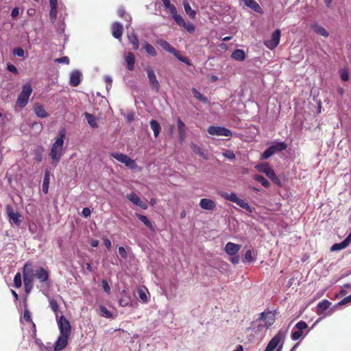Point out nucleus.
Here are the masks:
<instances>
[{"mask_svg": "<svg viewBox=\"0 0 351 351\" xmlns=\"http://www.w3.org/2000/svg\"><path fill=\"white\" fill-rule=\"evenodd\" d=\"M267 145V148L261 154V160H267L275 154L285 151L288 147L287 143L279 138L268 141Z\"/></svg>", "mask_w": 351, "mask_h": 351, "instance_id": "obj_1", "label": "nucleus"}, {"mask_svg": "<svg viewBox=\"0 0 351 351\" xmlns=\"http://www.w3.org/2000/svg\"><path fill=\"white\" fill-rule=\"evenodd\" d=\"M218 194L223 199L228 200L230 202H232L233 203H235L237 205H238L239 207H241L243 209H245L247 213L250 215H251L255 210L254 207L250 205V204L241 199L240 197L238 196L237 193L235 192H231L230 193H226L225 191H219Z\"/></svg>", "mask_w": 351, "mask_h": 351, "instance_id": "obj_2", "label": "nucleus"}, {"mask_svg": "<svg viewBox=\"0 0 351 351\" xmlns=\"http://www.w3.org/2000/svg\"><path fill=\"white\" fill-rule=\"evenodd\" d=\"M255 169L265 176L277 186L282 187V183L277 176L274 169L268 162H260L255 166Z\"/></svg>", "mask_w": 351, "mask_h": 351, "instance_id": "obj_3", "label": "nucleus"}, {"mask_svg": "<svg viewBox=\"0 0 351 351\" xmlns=\"http://www.w3.org/2000/svg\"><path fill=\"white\" fill-rule=\"evenodd\" d=\"M287 330L280 329L278 332L269 340L264 351H274L280 348L283 349Z\"/></svg>", "mask_w": 351, "mask_h": 351, "instance_id": "obj_4", "label": "nucleus"}, {"mask_svg": "<svg viewBox=\"0 0 351 351\" xmlns=\"http://www.w3.org/2000/svg\"><path fill=\"white\" fill-rule=\"evenodd\" d=\"M308 328V326L306 322L303 320L298 322L291 332V340L296 341L304 339L310 332V330H307Z\"/></svg>", "mask_w": 351, "mask_h": 351, "instance_id": "obj_5", "label": "nucleus"}, {"mask_svg": "<svg viewBox=\"0 0 351 351\" xmlns=\"http://www.w3.org/2000/svg\"><path fill=\"white\" fill-rule=\"evenodd\" d=\"M32 91L33 89L30 83L23 84L21 92L18 95L16 104L20 108L25 107L28 104Z\"/></svg>", "mask_w": 351, "mask_h": 351, "instance_id": "obj_6", "label": "nucleus"}, {"mask_svg": "<svg viewBox=\"0 0 351 351\" xmlns=\"http://www.w3.org/2000/svg\"><path fill=\"white\" fill-rule=\"evenodd\" d=\"M56 322L60 330V335L70 337L71 333V325L64 315H57Z\"/></svg>", "mask_w": 351, "mask_h": 351, "instance_id": "obj_7", "label": "nucleus"}, {"mask_svg": "<svg viewBox=\"0 0 351 351\" xmlns=\"http://www.w3.org/2000/svg\"><path fill=\"white\" fill-rule=\"evenodd\" d=\"M207 132L211 136H221L226 137H231L232 136V132L231 130L227 128L225 126L220 125H210L207 128Z\"/></svg>", "mask_w": 351, "mask_h": 351, "instance_id": "obj_8", "label": "nucleus"}, {"mask_svg": "<svg viewBox=\"0 0 351 351\" xmlns=\"http://www.w3.org/2000/svg\"><path fill=\"white\" fill-rule=\"evenodd\" d=\"M276 312V310H274L273 311H265L260 313V316L258 320L265 322V324L263 326L259 324L258 328L265 327L266 328H269L270 326H271L275 322Z\"/></svg>", "mask_w": 351, "mask_h": 351, "instance_id": "obj_9", "label": "nucleus"}, {"mask_svg": "<svg viewBox=\"0 0 351 351\" xmlns=\"http://www.w3.org/2000/svg\"><path fill=\"white\" fill-rule=\"evenodd\" d=\"M35 277L40 282L48 286L50 285V272L47 268L39 267L35 270Z\"/></svg>", "mask_w": 351, "mask_h": 351, "instance_id": "obj_10", "label": "nucleus"}, {"mask_svg": "<svg viewBox=\"0 0 351 351\" xmlns=\"http://www.w3.org/2000/svg\"><path fill=\"white\" fill-rule=\"evenodd\" d=\"M281 31L276 28L271 34V38L265 41V45L269 49H275L280 43Z\"/></svg>", "mask_w": 351, "mask_h": 351, "instance_id": "obj_11", "label": "nucleus"}, {"mask_svg": "<svg viewBox=\"0 0 351 351\" xmlns=\"http://www.w3.org/2000/svg\"><path fill=\"white\" fill-rule=\"evenodd\" d=\"M176 123L178 129V138L179 141L182 143L185 141L187 136L188 128L181 118L179 117L176 119Z\"/></svg>", "mask_w": 351, "mask_h": 351, "instance_id": "obj_12", "label": "nucleus"}, {"mask_svg": "<svg viewBox=\"0 0 351 351\" xmlns=\"http://www.w3.org/2000/svg\"><path fill=\"white\" fill-rule=\"evenodd\" d=\"M63 155V149L51 146L49 156L51 159V165L56 167Z\"/></svg>", "mask_w": 351, "mask_h": 351, "instance_id": "obj_13", "label": "nucleus"}, {"mask_svg": "<svg viewBox=\"0 0 351 351\" xmlns=\"http://www.w3.org/2000/svg\"><path fill=\"white\" fill-rule=\"evenodd\" d=\"M146 72L152 88L155 90L156 93H158L160 90V85L157 80L154 71L149 68L146 69Z\"/></svg>", "mask_w": 351, "mask_h": 351, "instance_id": "obj_14", "label": "nucleus"}, {"mask_svg": "<svg viewBox=\"0 0 351 351\" xmlns=\"http://www.w3.org/2000/svg\"><path fill=\"white\" fill-rule=\"evenodd\" d=\"M175 23L180 27H184V29L189 33L193 34L195 31V26L192 23H186L183 17L178 14L175 19H173Z\"/></svg>", "mask_w": 351, "mask_h": 351, "instance_id": "obj_15", "label": "nucleus"}, {"mask_svg": "<svg viewBox=\"0 0 351 351\" xmlns=\"http://www.w3.org/2000/svg\"><path fill=\"white\" fill-rule=\"evenodd\" d=\"M82 80V73L78 69L73 70L70 73L69 84L72 87L78 86Z\"/></svg>", "mask_w": 351, "mask_h": 351, "instance_id": "obj_16", "label": "nucleus"}, {"mask_svg": "<svg viewBox=\"0 0 351 351\" xmlns=\"http://www.w3.org/2000/svg\"><path fill=\"white\" fill-rule=\"evenodd\" d=\"M126 198L135 206H137L143 210H147L148 208L147 204L143 202L134 192L127 193Z\"/></svg>", "mask_w": 351, "mask_h": 351, "instance_id": "obj_17", "label": "nucleus"}, {"mask_svg": "<svg viewBox=\"0 0 351 351\" xmlns=\"http://www.w3.org/2000/svg\"><path fill=\"white\" fill-rule=\"evenodd\" d=\"M70 337L60 335L53 345V351H61L65 348L68 344Z\"/></svg>", "mask_w": 351, "mask_h": 351, "instance_id": "obj_18", "label": "nucleus"}, {"mask_svg": "<svg viewBox=\"0 0 351 351\" xmlns=\"http://www.w3.org/2000/svg\"><path fill=\"white\" fill-rule=\"evenodd\" d=\"M49 17L50 22L52 24H54L58 15V0H49Z\"/></svg>", "mask_w": 351, "mask_h": 351, "instance_id": "obj_19", "label": "nucleus"}, {"mask_svg": "<svg viewBox=\"0 0 351 351\" xmlns=\"http://www.w3.org/2000/svg\"><path fill=\"white\" fill-rule=\"evenodd\" d=\"M66 136V131L65 128L60 129L57 136H56L54 139V142L52 144V146H55L56 147H59L63 149L64 140Z\"/></svg>", "mask_w": 351, "mask_h": 351, "instance_id": "obj_20", "label": "nucleus"}, {"mask_svg": "<svg viewBox=\"0 0 351 351\" xmlns=\"http://www.w3.org/2000/svg\"><path fill=\"white\" fill-rule=\"evenodd\" d=\"M241 248V245L232 242H228L224 247V252L228 256L236 255Z\"/></svg>", "mask_w": 351, "mask_h": 351, "instance_id": "obj_21", "label": "nucleus"}, {"mask_svg": "<svg viewBox=\"0 0 351 351\" xmlns=\"http://www.w3.org/2000/svg\"><path fill=\"white\" fill-rule=\"evenodd\" d=\"M111 32L114 38L121 40L123 32V25L118 21L114 22L111 25Z\"/></svg>", "mask_w": 351, "mask_h": 351, "instance_id": "obj_22", "label": "nucleus"}, {"mask_svg": "<svg viewBox=\"0 0 351 351\" xmlns=\"http://www.w3.org/2000/svg\"><path fill=\"white\" fill-rule=\"evenodd\" d=\"M6 211L10 220H11L15 225L19 226L21 223V220L20 219L21 214L17 211L14 212L12 208L9 205L6 206Z\"/></svg>", "mask_w": 351, "mask_h": 351, "instance_id": "obj_23", "label": "nucleus"}, {"mask_svg": "<svg viewBox=\"0 0 351 351\" xmlns=\"http://www.w3.org/2000/svg\"><path fill=\"white\" fill-rule=\"evenodd\" d=\"M199 207L205 210L211 211L215 209L216 202L209 198H202L199 202Z\"/></svg>", "mask_w": 351, "mask_h": 351, "instance_id": "obj_24", "label": "nucleus"}, {"mask_svg": "<svg viewBox=\"0 0 351 351\" xmlns=\"http://www.w3.org/2000/svg\"><path fill=\"white\" fill-rule=\"evenodd\" d=\"M135 215L152 233H156V226L146 215L141 213H136Z\"/></svg>", "mask_w": 351, "mask_h": 351, "instance_id": "obj_25", "label": "nucleus"}, {"mask_svg": "<svg viewBox=\"0 0 351 351\" xmlns=\"http://www.w3.org/2000/svg\"><path fill=\"white\" fill-rule=\"evenodd\" d=\"M257 252L254 250H247L243 255L242 263L243 264H250L256 261Z\"/></svg>", "mask_w": 351, "mask_h": 351, "instance_id": "obj_26", "label": "nucleus"}, {"mask_svg": "<svg viewBox=\"0 0 351 351\" xmlns=\"http://www.w3.org/2000/svg\"><path fill=\"white\" fill-rule=\"evenodd\" d=\"M331 304L332 303L327 299H324L319 302L317 304V314L321 315L324 313H326L330 309ZM324 315H326V314H324Z\"/></svg>", "mask_w": 351, "mask_h": 351, "instance_id": "obj_27", "label": "nucleus"}, {"mask_svg": "<svg viewBox=\"0 0 351 351\" xmlns=\"http://www.w3.org/2000/svg\"><path fill=\"white\" fill-rule=\"evenodd\" d=\"M124 60L127 64V68L129 71H133L134 69V65L136 62V58L133 53L128 52L124 54Z\"/></svg>", "mask_w": 351, "mask_h": 351, "instance_id": "obj_28", "label": "nucleus"}, {"mask_svg": "<svg viewBox=\"0 0 351 351\" xmlns=\"http://www.w3.org/2000/svg\"><path fill=\"white\" fill-rule=\"evenodd\" d=\"M156 44L160 46L165 51L173 55L176 52V49L173 47L169 42L163 39L156 40Z\"/></svg>", "mask_w": 351, "mask_h": 351, "instance_id": "obj_29", "label": "nucleus"}, {"mask_svg": "<svg viewBox=\"0 0 351 351\" xmlns=\"http://www.w3.org/2000/svg\"><path fill=\"white\" fill-rule=\"evenodd\" d=\"M244 5L254 12L263 14V10L255 0H242Z\"/></svg>", "mask_w": 351, "mask_h": 351, "instance_id": "obj_30", "label": "nucleus"}, {"mask_svg": "<svg viewBox=\"0 0 351 351\" xmlns=\"http://www.w3.org/2000/svg\"><path fill=\"white\" fill-rule=\"evenodd\" d=\"M162 2L163 7L169 11L171 18L175 19L179 14L177 12L176 7L171 3L170 0H160Z\"/></svg>", "mask_w": 351, "mask_h": 351, "instance_id": "obj_31", "label": "nucleus"}, {"mask_svg": "<svg viewBox=\"0 0 351 351\" xmlns=\"http://www.w3.org/2000/svg\"><path fill=\"white\" fill-rule=\"evenodd\" d=\"M311 29L317 35L322 36L325 38L328 37V32L318 23H314L311 25Z\"/></svg>", "mask_w": 351, "mask_h": 351, "instance_id": "obj_32", "label": "nucleus"}, {"mask_svg": "<svg viewBox=\"0 0 351 351\" xmlns=\"http://www.w3.org/2000/svg\"><path fill=\"white\" fill-rule=\"evenodd\" d=\"M83 116L91 128L96 129L98 128L97 120L94 114L85 112L83 113Z\"/></svg>", "mask_w": 351, "mask_h": 351, "instance_id": "obj_33", "label": "nucleus"}, {"mask_svg": "<svg viewBox=\"0 0 351 351\" xmlns=\"http://www.w3.org/2000/svg\"><path fill=\"white\" fill-rule=\"evenodd\" d=\"M34 111L36 117L40 119L47 118L49 116V114L45 110L44 106L40 104L35 105Z\"/></svg>", "mask_w": 351, "mask_h": 351, "instance_id": "obj_34", "label": "nucleus"}, {"mask_svg": "<svg viewBox=\"0 0 351 351\" xmlns=\"http://www.w3.org/2000/svg\"><path fill=\"white\" fill-rule=\"evenodd\" d=\"M231 58L237 61L243 62L246 59L247 55L243 49H236L232 51Z\"/></svg>", "mask_w": 351, "mask_h": 351, "instance_id": "obj_35", "label": "nucleus"}, {"mask_svg": "<svg viewBox=\"0 0 351 351\" xmlns=\"http://www.w3.org/2000/svg\"><path fill=\"white\" fill-rule=\"evenodd\" d=\"M147 294H149V292L145 287H139L137 289L138 298L144 304H147L149 302V297Z\"/></svg>", "mask_w": 351, "mask_h": 351, "instance_id": "obj_36", "label": "nucleus"}, {"mask_svg": "<svg viewBox=\"0 0 351 351\" xmlns=\"http://www.w3.org/2000/svg\"><path fill=\"white\" fill-rule=\"evenodd\" d=\"M50 183V173L48 170H46L44 173V178L42 184V191L45 194H47L49 192Z\"/></svg>", "mask_w": 351, "mask_h": 351, "instance_id": "obj_37", "label": "nucleus"}, {"mask_svg": "<svg viewBox=\"0 0 351 351\" xmlns=\"http://www.w3.org/2000/svg\"><path fill=\"white\" fill-rule=\"evenodd\" d=\"M191 92L193 93V97L198 101L202 102L204 104H209L208 99L202 93H201L196 88L193 87L191 88Z\"/></svg>", "mask_w": 351, "mask_h": 351, "instance_id": "obj_38", "label": "nucleus"}, {"mask_svg": "<svg viewBox=\"0 0 351 351\" xmlns=\"http://www.w3.org/2000/svg\"><path fill=\"white\" fill-rule=\"evenodd\" d=\"M149 125L154 132L155 138L158 137L161 132V125L159 122L155 119H151L149 121Z\"/></svg>", "mask_w": 351, "mask_h": 351, "instance_id": "obj_39", "label": "nucleus"}, {"mask_svg": "<svg viewBox=\"0 0 351 351\" xmlns=\"http://www.w3.org/2000/svg\"><path fill=\"white\" fill-rule=\"evenodd\" d=\"M128 38L130 43L132 44L134 50H137L139 48V40L136 33L132 30L130 34H128Z\"/></svg>", "mask_w": 351, "mask_h": 351, "instance_id": "obj_40", "label": "nucleus"}, {"mask_svg": "<svg viewBox=\"0 0 351 351\" xmlns=\"http://www.w3.org/2000/svg\"><path fill=\"white\" fill-rule=\"evenodd\" d=\"M190 146H191V148L193 150V152L195 154H197L199 157H201L202 158H203L204 160H207L208 159L207 156L205 155L202 149L199 146H198L197 144L194 143L193 142H191L190 143Z\"/></svg>", "mask_w": 351, "mask_h": 351, "instance_id": "obj_41", "label": "nucleus"}, {"mask_svg": "<svg viewBox=\"0 0 351 351\" xmlns=\"http://www.w3.org/2000/svg\"><path fill=\"white\" fill-rule=\"evenodd\" d=\"M253 179L259 182L265 189H269L271 186V184L261 174H254Z\"/></svg>", "mask_w": 351, "mask_h": 351, "instance_id": "obj_42", "label": "nucleus"}, {"mask_svg": "<svg viewBox=\"0 0 351 351\" xmlns=\"http://www.w3.org/2000/svg\"><path fill=\"white\" fill-rule=\"evenodd\" d=\"M143 48L149 56L152 57L157 56L156 49L149 42L145 41L143 44Z\"/></svg>", "mask_w": 351, "mask_h": 351, "instance_id": "obj_43", "label": "nucleus"}, {"mask_svg": "<svg viewBox=\"0 0 351 351\" xmlns=\"http://www.w3.org/2000/svg\"><path fill=\"white\" fill-rule=\"evenodd\" d=\"M99 314L101 317L108 319L114 318L113 313H111L104 305H99Z\"/></svg>", "mask_w": 351, "mask_h": 351, "instance_id": "obj_44", "label": "nucleus"}, {"mask_svg": "<svg viewBox=\"0 0 351 351\" xmlns=\"http://www.w3.org/2000/svg\"><path fill=\"white\" fill-rule=\"evenodd\" d=\"M183 6L185 12L186 14L191 19H194L196 17L197 12L195 10H193L189 4V3L186 1L183 2Z\"/></svg>", "mask_w": 351, "mask_h": 351, "instance_id": "obj_45", "label": "nucleus"}, {"mask_svg": "<svg viewBox=\"0 0 351 351\" xmlns=\"http://www.w3.org/2000/svg\"><path fill=\"white\" fill-rule=\"evenodd\" d=\"M45 152V148L43 146H39L34 150V160L37 162H40L43 160V155Z\"/></svg>", "mask_w": 351, "mask_h": 351, "instance_id": "obj_46", "label": "nucleus"}, {"mask_svg": "<svg viewBox=\"0 0 351 351\" xmlns=\"http://www.w3.org/2000/svg\"><path fill=\"white\" fill-rule=\"evenodd\" d=\"M178 60L185 64L187 66H191V61L186 56H183L178 50H176L173 55Z\"/></svg>", "mask_w": 351, "mask_h": 351, "instance_id": "obj_47", "label": "nucleus"}, {"mask_svg": "<svg viewBox=\"0 0 351 351\" xmlns=\"http://www.w3.org/2000/svg\"><path fill=\"white\" fill-rule=\"evenodd\" d=\"M22 273L23 274H27L29 275L35 274L32 262L28 261L23 265L22 267Z\"/></svg>", "mask_w": 351, "mask_h": 351, "instance_id": "obj_48", "label": "nucleus"}, {"mask_svg": "<svg viewBox=\"0 0 351 351\" xmlns=\"http://www.w3.org/2000/svg\"><path fill=\"white\" fill-rule=\"evenodd\" d=\"M348 245L344 241H341L339 243H335L330 247L331 252H338L347 247Z\"/></svg>", "mask_w": 351, "mask_h": 351, "instance_id": "obj_49", "label": "nucleus"}, {"mask_svg": "<svg viewBox=\"0 0 351 351\" xmlns=\"http://www.w3.org/2000/svg\"><path fill=\"white\" fill-rule=\"evenodd\" d=\"M66 28V24L64 23V18H62V19H60V21L58 23L56 31L58 36H62V35L65 34L64 31Z\"/></svg>", "mask_w": 351, "mask_h": 351, "instance_id": "obj_50", "label": "nucleus"}, {"mask_svg": "<svg viewBox=\"0 0 351 351\" xmlns=\"http://www.w3.org/2000/svg\"><path fill=\"white\" fill-rule=\"evenodd\" d=\"M123 164L125 165V166H126L128 169L131 170H135L138 168V166L136 161L129 156L127 157Z\"/></svg>", "mask_w": 351, "mask_h": 351, "instance_id": "obj_51", "label": "nucleus"}, {"mask_svg": "<svg viewBox=\"0 0 351 351\" xmlns=\"http://www.w3.org/2000/svg\"><path fill=\"white\" fill-rule=\"evenodd\" d=\"M110 156L117 161L124 163L125 159L128 156L127 154L121 152H112L110 154Z\"/></svg>", "mask_w": 351, "mask_h": 351, "instance_id": "obj_52", "label": "nucleus"}, {"mask_svg": "<svg viewBox=\"0 0 351 351\" xmlns=\"http://www.w3.org/2000/svg\"><path fill=\"white\" fill-rule=\"evenodd\" d=\"M23 319L25 322H29L32 324V313L27 308L26 302L24 303Z\"/></svg>", "mask_w": 351, "mask_h": 351, "instance_id": "obj_53", "label": "nucleus"}, {"mask_svg": "<svg viewBox=\"0 0 351 351\" xmlns=\"http://www.w3.org/2000/svg\"><path fill=\"white\" fill-rule=\"evenodd\" d=\"M49 302V306H50L51 309L53 311V312L56 314V318L57 315H58V312H59V308H60L59 304H58V302L53 298L50 299Z\"/></svg>", "mask_w": 351, "mask_h": 351, "instance_id": "obj_54", "label": "nucleus"}, {"mask_svg": "<svg viewBox=\"0 0 351 351\" xmlns=\"http://www.w3.org/2000/svg\"><path fill=\"white\" fill-rule=\"evenodd\" d=\"M14 287L16 289H19L22 286V276L20 272H17L13 279Z\"/></svg>", "mask_w": 351, "mask_h": 351, "instance_id": "obj_55", "label": "nucleus"}, {"mask_svg": "<svg viewBox=\"0 0 351 351\" xmlns=\"http://www.w3.org/2000/svg\"><path fill=\"white\" fill-rule=\"evenodd\" d=\"M340 78L343 82L349 81L350 72L347 68H343L340 71Z\"/></svg>", "mask_w": 351, "mask_h": 351, "instance_id": "obj_56", "label": "nucleus"}, {"mask_svg": "<svg viewBox=\"0 0 351 351\" xmlns=\"http://www.w3.org/2000/svg\"><path fill=\"white\" fill-rule=\"evenodd\" d=\"M230 265L225 261H221L219 263L217 269L223 274L226 273L229 270Z\"/></svg>", "mask_w": 351, "mask_h": 351, "instance_id": "obj_57", "label": "nucleus"}, {"mask_svg": "<svg viewBox=\"0 0 351 351\" xmlns=\"http://www.w3.org/2000/svg\"><path fill=\"white\" fill-rule=\"evenodd\" d=\"M5 70L13 73L14 75H19V72L17 68L11 62H8L5 66Z\"/></svg>", "mask_w": 351, "mask_h": 351, "instance_id": "obj_58", "label": "nucleus"}, {"mask_svg": "<svg viewBox=\"0 0 351 351\" xmlns=\"http://www.w3.org/2000/svg\"><path fill=\"white\" fill-rule=\"evenodd\" d=\"M12 54L14 56H17L19 58L23 57L25 55L24 49L21 47H16L12 49Z\"/></svg>", "mask_w": 351, "mask_h": 351, "instance_id": "obj_59", "label": "nucleus"}, {"mask_svg": "<svg viewBox=\"0 0 351 351\" xmlns=\"http://www.w3.org/2000/svg\"><path fill=\"white\" fill-rule=\"evenodd\" d=\"M223 156L224 158L233 160L236 158V155L233 150L232 149H226L224 152H223Z\"/></svg>", "mask_w": 351, "mask_h": 351, "instance_id": "obj_60", "label": "nucleus"}, {"mask_svg": "<svg viewBox=\"0 0 351 351\" xmlns=\"http://www.w3.org/2000/svg\"><path fill=\"white\" fill-rule=\"evenodd\" d=\"M101 287H102L103 291L106 293L110 294V286L109 285L108 281L106 279L104 278L101 280Z\"/></svg>", "mask_w": 351, "mask_h": 351, "instance_id": "obj_61", "label": "nucleus"}, {"mask_svg": "<svg viewBox=\"0 0 351 351\" xmlns=\"http://www.w3.org/2000/svg\"><path fill=\"white\" fill-rule=\"evenodd\" d=\"M35 274L29 275L27 274H23V282L33 283Z\"/></svg>", "mask_w": 351, "mask_h": 351, "instance_id": "obj_62", "label": "nucleus"}, {"mask_svg": "<svg viewBox=\"0 0 351 351\" xmlns=\"http://www.w3.org/2000/svg\"><path fill=\"white\" fill-rule=\"evenodd\" d=\"M118 252L122 258L126 259L128 258V252L123 246L119 247Z\"/></svg>", "mask_w": 351, "mask_h": 351, "instance_id": "obj_63", "label": "nucleus"}, {"mask_svg": "<svg viewBox=\"0 0 351 351\" xmlns=\"http://www.w3.org/2000/svg\"><path fill=\"white\" fill-rule=\"evenodd\" d=\"M39 351H53V347L51 346V343H47L46 345L44 343L42 344L39 347Z\"/></svg>", "mask_w": 351, "mask_h": 351, "instance_id": "obj_64", "label": "nucleus"}]
</instances>
